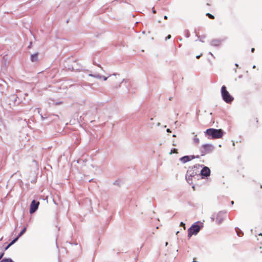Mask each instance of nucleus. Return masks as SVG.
Listing matches in <instances>:
<instances>
[{"mask_svg": "<svg viewBox=\"0 0 262 262\" xmlns=\"http://www.w3.org/2000/svg\"><path fill=\"white\" fill-rule=\"evenodd\" d=\"M202 166V165L195 164L188 169L186 174V180L189 184H192L193 179H196L195 177L200 176L199 169Z\"/></svg>", "mask_w": 262, "mask_h": 262, "instance_id": "nucleus-1", "label": "nucleus"}, {"mask_svg": "<svg viewBox=\"0 0 262 262\" xmlns=\"http://www.w3.org/2000/svg\"><path fill=\"white\" fill-rule=\"evenodd\" d=\"M205 133L208 136L209 139H219L222 137L223 131L221 129L208 128Z\"/></svg>", "mask_w": 262, "mask_h": 262, "instance_id": "nucleus-2", "label": "nucleus"}, {"mask_svg": "<svg viewBox=\"0 0 262 262\" xmlns=\"http://www.w3.org/2000/svg\"><path fill=\"white\" fill-rule=\"evenodd\" d=\"M221 95L224 101L227 103H231L234 100V98L230 94L225 85L221 88Z\"/></svg>", "mask_w": 262, "mask_h": 262, "instance_id": "nucleus-3", "label": "nucleus"}, {"mask_svg": "<svg viewBox=\"0 0 262 262\" xmlns=\"http://www.w3.org/2000/svg\"><path fill=\"white\" fill-rule=\"evenodd\" d=\"M214 149V147L212 144H204L200 148L201 156H204L207 154L211 152Z\"/></svg>", "mask_w": 262, "mask_h": 262, "instance_id": "nucleus-4", "label": "nucleus"}, {"mask_svg": "<svg viewBox=\"0 0 262 262\" xmlns=\"http://www.w3.org/2000/svg\"><path fill=\"white\" fill-rule=\"evenodd\" d=\"M198 223L193 224L188 230V236L190 237L192 235H196L200 231L201 226L198 225Z\"/></svg>", "mask_w": 262, "mask_h": 262, "instance_id": "nucleus-5", "label": "nucleus"}, {"mask_svg": "<svg viewBox=\"0 0 262 262\" xmlns=\"http://www.w3.org/2000/svg\"><path fill=\"white\" fill-rule=\"evenodd\" d=\"M226 212V211H220L217 213L216 216L215 222L219 225L221 224L224 221Z\"/></svg>", "mask_w": 262, "mask_h": 262, "instance_id": "nucleus-6", "label": "nucleus"}, {"mask_svg": "<svg viewBox=\"0 0 262 262\" xmlns=\"http://www.w3.org/2000/svg\"><path fill=\"white\" fill-rule=\"evenodd\" d=\"M39 205V202L38 201H36L35 200H33L31 202L30 208V213L32 214L34 213L38 209V206Z\"/></svg>", "mask_w": 262, "mask_h": 262, "instance_id": "nucleus-7", "label": "nucleus"}, {"mask_svg": "<svg viewBox=\"0 0 262 262\" xmlns=\"http://www.w3.org/2000/svg\"><path fill=\"white\" fill-rule=\"evenodd\" d=\"M200 175L202 176V178L209 177L210 175V169L208 167L204 166L200 171Z\"/></svg>", "mask_w": 262, "mask_h": 262, "instance_id": "nucleus-8", "label": "nucleus"}, {"mask_svg": "<svg viewBox=\"0 0 262 262\" xmlns=\"http://www.w3.org/2000/svg\"><path fill=\"white\" fill-rule=\"evenodd\" d=\"M199 156H185L180 159V160L183 163H185L194 158H199Z\"/></svg>", "mask_w": 262, "mask_h": 262, "instance_id": "nucleus-9", "label": "nucleus"}, {"mask_svg": "<svg viewBox=\"0 0 262 262\" xmlns=\"http://www.w3.org/2000/svg\"><path fill=\"white\" fill-rule=\"evenodd\" d=\"M31 60L32 62L37 61L38 60V53H35L31 55Z\"/></svg>", "mask_w": 262, "mask_h": 262, "instance_id": "nucleus-10", "label": "nucleus"}, {"mask_svg": "<svg viewBox=\"0 0 262 262\" xmlns=\"http://www.w3.org/2000/svg\"><path fill=\"white\" fill-rule=\"evenodd\" d=\"M18 240V237L15 238L12 241H11L5 248V250H7L11 246L14 244Z\"/></svg>", "mask_w": 262, "mask_h": 262, "instance_id": "nucleus-11", "label": "nucleus"}, {"mask_svg": "<svg viewBox=\"0 0 262 262\" xmlns=\"http://www.w3.org/2000/svg\"><path fill=\"white\" fill-rule=\"evenodd\" d=\"M235 231L236 232L237 235L238 236H243L244 235V233H243V231H241L239 228H235Z\"/></svg>", "mask_w": 262, "mask_h": 262, "instance_id": "nucleus-12", "label": "nucleus"}, {"mask_svg": "<svg viewBox=\"0 0 262 262\" xmlns=\"http://www.w3.org/2000/svg\"><path fill=\"white\" fill-rule=\"evenodd\" d=\"M26 229H27V228L26 227H24L16 237H18V239L19 237H20L22 235H23L25 233V232L26 231Z\"/></svg>", "mask_w": 262, "mask_h": 262, "instance_id": "nucleus-13", "label": "nucleus"}, {"mask_svg": "<svg viewBox=\"0 0 262 262\" xmlns=\"http://www.w3.org/2000/svg\"><path fill=\"white\" fill-rule=\"evenodd\" d=\"M193 142L196 144H198L200 142V140L196 137V136H195L193 139Z\"/></svg>", "mask_w": 262, "mask_h": 262, "instance_id": "nucleus-14", "label": "nucleus"}, {"mask_svg": "<svg viewBox=\"0 0 262 262\" xmlns=\"http://www.w3.org/2000/svg\"><path fill=\"white\" fill-rule=\"evenodd\" d=\"M40 112V109L39 108H35L34 110V113L39 114Z\"/></svg>", "mask_w": 262, "mask_h": 262, "instance_id": "nucleus-15", "label": "nucleus"}, {"mask_svg": "<svg viewBox=\"0 0 262 262\" xmlns=\"http://www.w3.org/2000/svg\"><path fill=\"white\" fill-rule=\"evenodd\" d=\"M206 16H207L210 19H214V16L213 15H212V14L209 13H206Z\"/></svg>", "mask_w": 262, "mask_h": 262, "instance_id": "nucleus-16", "label": "nucleus"}, {"mask_svg": "<svg viewBox=\"0 0 262 262\" xmlns=\"http://www.w3.org/2000/svg\"><path fill=\"white\" fill-rule=\"evenodd\" d=\"M172 153H177V149L173 148L172 149H171L170 154H171Z\"/></svg>", "mask_w": 262, "mask_h": 262, "instance_id": "nucleus-17", "label": "nucleus"}, {"mask_svg": "<svg viewBox=\"0 0 262 262\" xmlns=\"http://www.w3.org/2000/svg\"><path fill=\"white\" fill-rule=\"evenodd\" d=\"M210 218H211V220L212 222L214 221V220H215V217H214V215H212L211 216V217H210Z\"/></svg>", "mask_w": 262, "mask_h": 262, "instance_id": "nucleus-18", "label": "nucleus"}, {"mask_svg": "<svg viewBox=\"0 0 262 262\" xmlns=\"http://www.w3.org/2000/svg\"><path fill=\"white\" fill-rule=\"evenodd\" d=\"M185 224L183 222H181L180 226L183 227L185 228Z\"/></svg>", "mask_w": 262, "mask_h": 262, "instance_id": "nucleus-19", "label": "nucleus"}, {"mask_svg": "<svg viewBox=\"0 0 262 262\" xmlns=\"http://www.w3.org/2000/svg\"><path fill=\"white\" fill-rule=\"evenodd\" d=\"M4 254V252H1L0 253V259L2 258V257L3 256Z\"/></svg>", "mask_w": 262, "mask_h": 262, "instance_id": "nucleus-20", "label": "nucleus"}, {"mask_svg": "<svg viewBox=\"0 0 262 262\" xmlns=\"http://www.w3.org/2000/svg\"><path fill=\"white\" fill-rule=\"evenodd\" d=\"M170 38H171V35H168L166 37V39H170Z\"/></svg>", "mask_w": 262, "mask_h": 262, "instance_id": "nucleus-21", "label": "nucleus"}, {"mask_svg": "<svg viewBox=\"0 0 262 262\" xmlns=\"http://www.w3.org/2000/svg\"><path fill=\"white\" fill-rule=\"evenodd\" d=\"M166 131H167V132H168V133H170V132H171L170 129H169V128L167 129Z\"/></svg>", "mask_w": 262, "mask_h": 262, "instance_id": "nucleus-22", "label": "nucleus"}, {"mask_svg": "<svg viewBox=\"0 0 262 262\" xmlns=\"http://www.w3.org/2000/svg\"><path fill=\"white\" fill-rule=\"evenodd\" d=\"M254 51H255V49H254V48H252V49H251V52H252V53H253V52H254Z\"/></svg>", "mask_w": 262, "mask_h": 262, "instance_id": "nucleus-23", "label": "nucleus"}, {"mask_svg": "<svg viewBox=\"0 0 262 262\" xmlns=\"http://www.w3.org/2000/svg\"><path fill=\"white\" fill-rule=\"evenodd\" d=\"M40 116H41V120H43L45 118L43 117V115H41Z\"/></svg>", "mask_w": 262, "mask_h": 262, "instance_id": "nucleus-24", "label": "nucleus"}, {"mask_svg": "<svg viewBox=\"0 0 262 262\" xmlns=\"http://www.w3.org/2000/svg\"><path fill=\"white\" fill-rule=\"evenodd\" d=\"M201 55H202V54L200 55L196 56V58H198V59L199 58Z\"/></svg>", "mask_w": 262, "mask_h": 262, "instance_id": "nucleus-25", "label": "nucleus"}, {"mask_svg": "<svg viewBox=\"0 0 262 262\" xmlns=\"http://www.w3.org/2000/svg\"><path fill=\"white\" fill-rule=\"evenodd\" d=\"M164 18L165 19H167V16L166 15L164 16Z\"/></svg>", "mask_w": 262, "mask_h": 262, "instance_id": "nucleus-26", "label": "nucleus"}, {"mask_svg": "<svg viewBox=\"0 0 262 262\" xmlns=\"http://www.w3.org/2000/svg\"><path fill=\"white\" fill-rule=\"evenodd\" d=\"M231 204H232V205H233V204H234V201H232L231 202Z\"/></svg>", "mask_w": 262, "mask_h": 262, "instance_id": "nucleus-27", "label": "nucleus"}, {"mask_svg": "<svg viewBox=\"0 0 262 262\" xmlns=\"http://www.w3.org/2000/svg\"><path fill=\"white\" fill-rule=\"evenodd\" d=\"M157 126H159L160 125V123L159 122H158L157 124Z\"/></svg>", "mask_w": 262, "mask_h": 262, "instance_id": "nucleus-28", "label": "nucleus"}, {"mask_svg": "<svg viewBox=\"0 0 262 262\" xmlns=\"http://www.w3.org/2000/svg\"><path fill=\"white\" fill-rule=\"evenodd\" d=\"M172 145H173V146H176V143H173L172 144Z\"/></svg>", "mask_w": 262, "mask_h": 262, "instance_id": "nucleus-29", "label": "nucleus"}, {"mask_svg": "<svg viewBox=\"0 0 262 262\" xmlns=\"http://www.w3.org/2000/svg\"><path fill=\"white\" fill-rule=\"evenodd\" d=\"M258 235L262 236V233H259V234H258Z\"/></svg>", "mask_w": 262, "mask_h": 262, "instance_id": "nucleus-30", "label": "nucleus"}, {"mask_svg": "<svg viewBox=\"0 0 262 262\" xmlns=\"http://www.w3.org/2000/svg\"><path fill=\"white\" fill-rule=\"evenodd\" d=\"M192 262H196L195 260V258L193 259Z\"/></svg>", "mask_w": 262, "mask_h": 262, "instance_id": "nucleus-31", "label": "nucleus"}, {"mask_svg": "<svg viewBox=\"0 0 262 262\" xmlns=\"http://www.w3.org/2000/svg\"><path fill=\"white\" fill-rule=\"evenodd\" d=\"M152 12H153L154 13H156V11L155 10H153Z\"/></svg>", "mask_w": 262, "mask_h": 262, "instance_id": "nucleus-32", "label": "nucleus"}, {"mask_svg": "<svg viewBox=\"0 0 262 262\" xmlns=\"http://www.w3.org/2000/svg\"><path fill=\"white\" fill-rule=\"evenodd\" d=\"M168 245V243L167 242H166L165 243V245L167 246Z\"/></svg>", "mask_w": 262, "mask_h": 262, "instance_id": "nucleus-33", "label": "nucleus"}, {"mask_svg": "<svg viewBox=\"0 0 262 262\" xmlns=\"http://www.w3.org/2000/svg\"><path fill=\"white\" fill-rule=\"evenodd\" d=\"M154 125V123L151 124V127Z\"/></svg>", "mask_w": 262, "mask_h": 262, "instance_id": "nucleus-34", "label": "nucleus"}, {"mask_svg": "<svg viewBox=\"0 0 262 262\" xmlns=\"http://www.w3.org/2000/svg\"><path fill=\"white\" fill-rule=\"evenodd\" d=\"M173 137H176V135H173Z\"/></svg>", "mask_w": 262, "mask_h": 262, "instance_id": "nucleus-35", "label": "nucleus"}, {"mask_svg": "<svg viewBox=\"0 0 262 262\" xmlns=\"http://www.w3.org/2000/svg\"><path fill=\"white\" fill-rule=\"evenodd\" d=\"M176 234H179V231H178Z\"/></svg>", "mask_w": 262, "mask_h": 262, "instance_id": "nucleus-36", "label": "nucleus"}]
</instances>
